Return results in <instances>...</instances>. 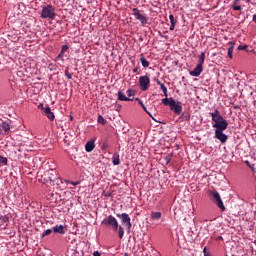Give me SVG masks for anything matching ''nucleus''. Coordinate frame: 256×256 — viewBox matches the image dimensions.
I'll return each instance as SVG.
<instances>
[{"instance_id": "nucleus-39", "label": "nucleus", "mask_w": 256, "mask_h": 256, "mask_svg": "<svg viewBox=\"0 0 256 256\" xmlns=\"http://www.w3.org/2000/svg\"><path fill=\"white\" fill-rule=\"evenodd\" d=\"M245 163H246V165H248V167H249V165H252L249 161H245Z\"/></svg>"}, {"instance_id": "nucleus-19", "label": "nucleus", "mask_w": 256, "mask_h": 256, "mask_svg": "<svg viewBox=\"0 0 256 256\" xmlns=\"http://www.w3.org/2000/svg\"><path fill=\"white\" fill-rule=\"evenodd\" d=\"M68 50H69V46L63 45L62 49H61V52L57 56V59H63V55H65V51H68Z\"/></svg>"}, {"instance_id": "nucleus-25", "label": "nucleus", "mask_w": 256, "mask_h": 256, "mask_svg": "<svg viewBox=\"0 0 256 256\" xmlns=\"http://www.w3.org/2000/svg\"><path fill=\"white\" fill-rule=\"evenodd\" d=\"M140 105L144 109V111L147 113V115H149V117H151V119L155 120V118L153 117V114L151 112L147 111V107H145V104H143V102L140 101Z\"/></svg>"}, {"instance_id": "nucleus-7", "label": "nucleus", "mask_w": 256, "mask_h": 256, "mask_svg": "<svg viewBox=\"0 0 256 256\" xmlns=\"http://www.w3.org/2000/svg\"><path fill=\"white\" fill-rule=\"evenodd\" d=\"M211 195L216 205L219 207V209H221L222 211H225V205H223V200H221V195H219V192L212 191Z\"/></svg>"}, {"instance_id": "nucleus-13", "label": "nucleus", "mask_w": 256, "mask_h": 256, "mask_svg": "<svg viewBox=\"0 0 256 256\" xmlns=\"http://www.w3.org/2000/svg\"><path fill=\"white\" fill-rule=\"evenodd\" d=\"M9 223L8 216H0V229H7V225Z\"/></svg>"}, {"instance_id": "nucleus-34", "label": "nucleus", "mask_w": 256, "mask_h": 256, "mask_svg": "<svg viewBox=\"0 0 256 256\" xmlns=\"http://www.w3.org/2000/svg\"><path fill=\"white\" fill-rule=\"evenodd\" d=\"M170 31H175V24L170 25Z\"/></svg>"}, {"instance_id": "nucleus-29", "label": "nucleus", "mask_w": 256, "mask_h": 256, "mask_svg": "<svg viewBox=\"0 0 256 256\" xmlns=\"http://www.w3.org/2000/svg\"><path fill=\"white\" fill-rule=\"evenodd\" d=\"M169 19H170L171 25L177 23V21H175V16H173V14H170V15H169Z\"/></svg>"}, {"instance_id": "nucleus-41", "label": "nucleus", "mask_w": 256, "mask_h": 256, "mask_svg": "<svg viewBox=\"0 0 256 256\" xmlns=\"http://www.w3.org/2000/svg\"><path fill=\"white\" fill-rule=\"evenodd\" d=\"M134 73H137V69H134Z\"/></svg>"}, {"instance_id": "nucleus-6", "label": "nucleus", "mask_w": 256, "mask_h": 256, "mask_svg": "<svg viewBox=\"0 0 256 256\" xmlns=\"http://www.w3.org/2000/svg\"><path fill=\"white\" fill-rule=\"evenodd\" d=\"M150 83H151V79H149V76H140L139 85H140L141 91H147V89H149Z\"/></svg>"}, {"instance_id": "nucleus-2", "label": "nucleus", "mask_w": 256, "mask_h": 256, "mask_svg": "<svg viewBox=\"0 0 256 256\" xmlns=\"http://www.w3.org/2000/svg\"><path fill=\"white\" fill-rule=\"evenodd\" d=\"M163 105L166 107H170L171 111L175 113V115H181V111H183V106H181V102L175 101L172 97L162 99Z\"/></svg>"}, {"instance_id": "nucleus-5", "label": "nucleus", "mask_w": 256, "mask_h": 256, "mask_svg": "<svg viewBox=\"0 0 256 256\" xmlns=\"http://www.w3.org/2000/svg\"><path fill=\"white\" fill-rule=\"evenodd\" d=\"M117 217H119V219H121V223L122 225H124V227H126L127 232L131 233V217H129V214L127 213H122V214H117Z\"/></svg>"}, {"instance_id": "nucleus-10", "label": "nucleus", "mask_w": 256, "mask_h": 256, "mask_svg": "<svg viewBox=\"0 0 256 256\" xmlns=\"http://www.w3.org/2000/svg\"><path fill=\"white\" fill-rule=\"evenodd\" d=\"M224 130H215V138L221 143H227L228 136L223 133Z\"/></svg>"}, {"instance_id": "nucleus-17", "label": "nucleus", "mask_w": 256, "mask_h": 256, "mask_svg": "<svg viewBox=\"0 0 256 256\" xmlns=\"http://www.w3.org/2000/svg\"><path fill=\"white\" fill-rule=\"evenodd\" d=\"M118 99H119V101H133V99L127 97L125 95V93H123L121 91L118 92Z\"/></svg>"}, {"instance_id": "nucleus-24", "label": "nucleus", "mask_w": 256, "mask_h": 256, "mask_svg": "<svg viewBox=\"0 0 256 256\" xmlns=\"http://www.w3.org/2000/svg\"><path fill=\"white\" fill-rule=\"evenodd\" d=\"M125 235V230L123 229V226H118V237L119 239H123Z\"/></svg>"}, {"instance_id": "nucleus-27", "label": "nucleus", "mask_w": 256, "mask_h": 256, "mask_svg": "<svg viewBox=\"0 0 256 256\" xmlns=\"http://www.w3.org/2000/svg\"><path fill=\"white\" fill-rule=\"evenodd\" d=\"M97 123H100V125H105L107 123V120H105L103 116L99 115L97 118Z\"/></svg>"}, {"instance_id": "nucleus-23", "label": "nucleus", "mask_w": 256, "mask_h": 256, "mask_svg": "<svg viewBox=\"0 0 256 256\" xmlns=\"http://www.w3.org/2000/svg\"><path fill=\"white\" fill-rule=\"evenodd\" d=\"M140 63H142V67H144V68L149 67V61H147V59H145V56H141Z\"/></svg>"}, {"instance_id": "nucleus-36", "label": "nucleus", "mask_w": 256, "mask_h": 256, "mask_svg": "<svg viewBox=\"0 0 256 256\" xmlns=\"http://www.w3.org/2000/svg\"><path fill=\"white\" fill-rule=\"evenodd\" d=\"M249 167L252 171H255V164L249 165Z\"/></svg>"}, {"instance_id": "nucleus-22", "label": "nucleus", "mask_w": 256, "mask_h": 256, "mask_svg": "<svg viewBox=\"0 0 256 256\" xmlns=\"http://www.w3.org/2000/svg\"><path fill=\"white\" fill-rule=\"evenodd\" d=\"M203 63H205V52H202L198 59V64L200 67H203Z\"/></svg>"}, {"instance_id": "nucleus-32", "label": "nucleus", "mask_w": 256, "mask_h": 256, "mask_svg": "<svg viewBox=\"0 0 256 256\" xmlns=\"http://www.w3.org/2000/svg\"><path fill=\"white\" fill-rule=\"evenodd\" d=\"M247 49V45H240L238 46L239 51H245Z\"/></svg>"}, {"instance_id": "nucleus-26", "label": "nucleus", "mask_w": 256, "mask_h": 256, "mask_svg": "<svg viewBox=\"0 0 256 256\" xmlns=\"http://www.w3.org/2000/svg\"><path fill=\"white\" fill-rule=\"evenodd\" d=\"M112 163L113 165H119L121 163V161L119 160V155H114L112 157Z\"/></svg>"}, {"instance_id": "nucleus-9", "label": "nucleus", "mask_w": 256, "mask_h": 256, "mask_svg": "<svg viewBox=\"0 0 256 256\" xmlns=\"http://www.w3.org/2000/svg\"><path fill=\"white\" fill-rule=\"evenodd\" d=\"M133 11H134V17H136V19H138V21H140V23H142V25H147V17L143 16L139 12V9H137V8H133Z\"/></svg>"}, {"instance_id": "nucleus-31", "label": "nucleus", "mask_w": 256, "mask_h": 256, "mask_svg": "<svg viewBox=\"0 0 256 256\" xmlns=\"http://www.w3.org/2000/svg\"><path fill=\"white\" fill-rule=\"evenodd\" d=\"M51 233H53V230H52V229H47V230L43 233L42 237H47V235H51Z\"/></svg>"}, {"instance_id": "nucleus-30", "label": "nucleus", "mask_w": 256, "mask_h": 256, "mask_svg": "<svg viewBox=\"0 0 256 256\" xmlns=\"http://www.w3.org/2000/svg\"><path fill=\"white\" fill-rule=\"evenodd\" d=\"M126 95H128L129 97H133V95H135V91H133L132 89H128L126 91Z\"/></svg>"}, {"instance_id": "nucleus-40", "label": "nucleus", "mask_w": 256, "mask_h": 256, "mask_svg": "<svg viewBox=\"0 0 256 256\" xmlns=\"http://www.w3.org/2000/svg\"><path fill=\"white\" fill-rule=\"evenodd\" d=\"M204 256H211V254H205Z\"/></svg>"}, {"instance_id": "nucleus-28", "label": "nucleus", "mask_w": 256, "mask_h": 256, "mask_svg": "<svg viewBox=\"0 0 256 256\" xmlns=\"http://www.w3.org/2000/svg\"><path fill=\"white\" fill-rule=\"evenodd\" d=\"M0 165H7V158L0 156Z\"/></svg>"}, {"instance_id": "nucleus-12", "label": "nucleus", "mask_w": 256, "mask_h": 256, "mask_svg": "<svg viewBox=\"0 0 256 256\" xmlns=\"http://www.w3.org/2000/svg\"><path fill=\"white\" fill-rule=\"evenodd\" d=\"M44 115L50 120L54 121L55 120V114L51 111V108L48 106L43 109Z\"/></svg>"}, {"instance_id": "nucleus-11", "label": "nucleus", "mask_w": 256, "mask_h": 256, "mask_svg": "<svg viewBox=\"0 0 256 256\" xmlns=\"http://www.w3.org/2000/svg\"><path fill=\"white\" fill-rule=\"evenodd\" d=\"M201 73H203V66H201L199 64L196 65L194 70L190 71V75L192 77H199V75H201Z\"/></svg>"}, {"instance_id": "nucleus-16", "label": "nucleus", "mask_w": 256, "mask_h": 256, "mask_svg": "<svg viewBox=\"0 0 256 256\" xmlns=\"http://www.w3.org/2000/svg\"><path fill=\"white\" fill-rule=\"evenodd\" d=\"M85 149H86L87 153H91V151H93V149H95V141L87 142L85 145Z\"/></svg>"}, {"instance_id": "nucleus-35", "label": "nucleus", "mask_w": 256, "mask_h": 256, "mask_svg": "<svg viewBox=\"0 0 256 256\" xmlns=\"http://www.w3.org/2000/svg\"><path fill=\"white\" fill-rule=\"evenodd\" d=\"M93 256H101V253H100L99 251H95V252L93 253Z\"/></svg>"}, {"instance_id": "nucleus-37", "label": "nucleus", "mask_w": 256, "mask_h": 256, "mask_svg": "<svg viewBox=\"0 0 256 256\" xmlns=\"http://www.w3.org/2000/svg\"><path fill=\"white\" fill-rule=\"evenodd\" d=\"M203 253H204V255H208V254H207V247H205V248L203 249Z\"/></svg>"}, {"instance_id": "nucleus-1", "label": "nucleus", "mask_w": 256, "mask_h": 256, "mask_svg": "<svg viewBox=\"0 0 256 256\" xmlns=\"http://www.w3.org/2000/svg\"><path fill=\"white\" fill-rule=\"evenodd\" d=\"M210 115L212 117V121L214 122L212 127H214L216 131H225L227 127H229V123L227 120H225V118H223V116H221L219 110L211 112Z\"/></svg>"}, {"instance_id": "nucleus-21", "label": "nucleus", "mask_w": 256, "mask_h": 256, "mask_svg": "<svg viewBox=\"0 0 256 256\" xmlns=\"http://www.w3.org/2000/svg\"><path fill=\"white\" fill-rule=\"evenodd\" d=\"M161 215V212H152L151 219H153L154 221H159V219H161Z\"/></svg>"}, {"instance_id": "nucleus-15", "label": "nucleus", "mask_w": 256, "mask_h": 256, "mask_svg": "<svg viewBox=\"0 0 256 256\" xmlns=\"http://www.w3.org/2000/svg\"><path fill=\"white\" fill-rule=\"evenodd\" d=\"M228 45L230 46L228 48V57L230 59H233V50L235 49V41L229 42Z\"/></svg>"}, {"instance_id": "nucleus-20", "label": "nucleus", "mask_w": 256, "mask_h": 256, "mask_svg": "<svg viewBox=\"0 0 256 256\" xmlns=\"http://www.w3.org/2000/svg\"><path fill=\"white\" fill-rule=\"evenodd\" d=\"M1 127L5 133H9V131H11V125L8 122H2Z\"/></svg>"}, {"instance_id": "nucleus-3", "label": "nucleus", "mask_w": 256, "mask_h": 256, "mask_svg": "<svg viewBox=\"0 0 256 256\" xmlns=\"http://www.w3.org/2000/svg\"><path fill=\"white\" fill-rule=\"evenodd\" d=\"M102 225L106 227H110L113 231H117L119 229V221L113 215H109L102 220Z\"/></svg>"}, {"instance_id": "nucleus-33", "label": "nucleus", "mask_w": 256, "mask_h": 256, "mask_svg": "<svg viewBox=\"0 0 256 256\" xmlns=\"http://www.w3.org/2000/svg\"><path fill=\"white\" fill-rule=\"evenodd\" d=\"M234 11H241V6H233Z\"/></svg>"}, {"instance_id": "nucleus-4", "label": "nucleus", "mask_w": 256, "mask_h": 256, "mask_svg": "<svg viewBox=\"0 0 256 256\" xmlns=\"http://www.w3.org/2000/svg\"><path fill=\"white\" fill-rule=\"evenodd\" d=\"M57 14L55 13V8L51 5L43 6L41 17L42 19H55Z\"/></svg>"}, {"instance_id": "nucleus-8", "label": "nucleus", "mask_w": 256, "mask_h": 256, "mask_svg": "<svg viewBox=\"0 0 256 256\" xmlns=\"http://www.w3.org/2000/svg\"><path fill=\"white\" fill-rule=\"evenodd\" d=\"M44 176L46 177L45 178V181L49 182L50 183H53V181H55L57 179V170H48L44 173Z\"/></svg>"}, {"instance_id": "nucleus-14", "label": "nucleus", "mask_w": 256, "mask_h": 256, "mask_svg": "<svg viewBox=\"0 0 256 256\" xmlns=\"http://www.w3.org/2000/svg\"><path fill=\"white\" fill-rule=\"evenodd\" d=\"M54 233H59L60 235H65V226L63 225H56L53 227Z\"/></svg>"}, {"instance_id": "nucleus-38", "label": "nucleus", "mask_w": 256, "mask_h": 256, "mask_svg": "<svg viewBox=\"0 0 256 256\" xmlns=\"http://www.w3.org/2000/svg\"><path fill=\"white\" fill-rule=\"evenodd\" d=\"M67 79H71L73 76L71 74H66Z\"/></svg>"}, {"instance_id": "nucleus-18", "label": "nucleus", "mask_w": 256, "mask_h": 256, "mask_svg": "<svg viewBox=\"0 0 256 256\" xmlns=\"http://www.w3.org/2000/svg\"><path fill=\"white\" fill-rule=\"evenodd\" d=\"M157 85L160 86V89H162V92L164 93V97H167V86H165V84L161 83V81L157 80L156 81Z\"/></svg>"}]
</instances>
